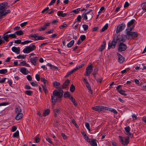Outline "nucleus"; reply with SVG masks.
Returning a JSON list of instances; mask_svg holds the SVG:
<instances>
[{"label":"nucleus","mask_w":146,"mask_h":146,"mask_svg":"<svg viewBox=\"0 0 146 146\" xmlns=\"http://www.w3.org/2000/svg\"><path fill=\"white\" fill-rule=\"evenodd\" d=\"M63 92L60 88V91L55 90L53 92L52 96H51V102L52 105H54L55 104L56 101H60L62 98Z\"/></svg>","instance_id":"nucleus-1"},{"label":"nucleus","mask_w":146,"mask_h":146,"mask_svg":"<svg viewBox=\"0 0 146 146\" xmlns=\"http://www.w3.org/2000/svg\"><path fill=\"white\" fill-rule=\"evenodd\" d=\"M8 7V4L7 2H4L0 4V19L10 13L9 10H6Z\"/></svg>","instance_id":"nucleus-2"},{"label":"nucleus","mask_w":146,"mask_h":146,"mask_svg":"<svg viewBox=\"0 0 146 146\" xmlns=\"http://www.w3.org/2000/svg\"><path fill=\"white\" fill-rule=\"evenodd\" d=\"M133 27V26L130 28L127 29L125 30L126 35H127V38L130 39H133L134 38L137 37L138 36V33L134 31H131Z\"/></svg>","instance_id":"nucleus-3"},{"label":"nucleus","mask_w":146,"mask_h":146,"mask_svg":"<svg viewBox=\"0 0 146 146\" xmlns=\"http://www.w3.org/2000/svg\"><path fill=\"white\" fill-rule=\"evenodd\" d=\"M86 11L82 15V18L83 20H85L86 21H88L90 20L93 17L94 14L92 12H90V13H88V12H86Z\"/></svg>","instance_id":"nucleus-4"},{"label":"nucleus","mask_w":146,"mask_h":146,"mask_svg":"<svg viewBox=\"0 0 146 146\" xmlns=\"http://www.w3.org/2000/svg\"><path fill=\"white\" fill-rule=\"evenodd\" d=\"M36 46L34 45L32 46H27L23 49V52L25 53H28L34 50Z\"/></svg>","instance_id":"nucleus-5"},{"label":"nucleus","mask_w":146,"mask_h":146,"mask_svg":"<svg viewBox=\"0 0 146 146\" xmlns=\"http://www.w3.org/2000/svg\"><path fill=\"white\" fill-rule=\"evenodd\" d=\"M93 70V66L91 64L88 65L86 68V73L84 74L85 76H89L92 72Z\"/></svg>","instance_id":"nucleus-6"},{"label":"nucleus","mask_w":146,"mask_h":146,"mask_svg":"<svg viewBox=\"0 0 146 146\" xmlns=\"http://www.w3.org/2000/svg\"><path fill=\"white\" fill-rule=\"evenodd\" d=\"M118 39L117 38L114 37L111 43H109L108 44V48L110 49V48H114L115 46Z\"/></svg>","instance_id":"nucleus-7"},{"label":"nucleus","mask_w":146,"mask_h":146,"mask_svg":"<svg viewBox=\"0 0 146 146\" xmlns=\"http://www.w3.org/2000/svg\"><path fill=\"white\" fill-rule=\"evenodd\" d=\"M119 141L121 143L124 145H127L129 143V137L128 136L125 138V141H124V140L122 137L121 136H119Z\"/></svg>","instance_id":"nucleus-8"},{"label":"nucleus","mask_w":146,"mask_h":146,"mask_svg":"<svg viewBox=\"0 0 146 146\" xmlns=\"http://www.w3.org/2000/svg\"><path fill=\"white\" fill-rule=\"evenodd\" d=\"M126 45L122 42L120 43L118 48V50L119 52H122L125 51L126 49Z\"/></svg>","instance_id":"nucleus-9"},{"label":"nucleus","mask_w":146,"mask_h":146,"mask_svg":"<svg viewBox=\"0 0 146 146\" xmlns=\"http://www.w3.org/2000/svg\"><path fill=\"white\" fill-rule=\"evenodd\" d=\"M125 27V25L124 23H122L118 25L116 28V33H119L123 30Z\"/></svg>","instance_id":"nucleus-10"},{"label":"nucleus","mask_w":146,"mask_h":146,"mask_svg":"<svg viewBox=\"0 0 146 146\" xmlns=\"http://www.w3.org/2000/svg\"><path fill=\"white\" fill-rule=\"evenodd\" d=\"M31 37L34 38V40H42L45 38L44 37L42 36H38L37 34L31 35Z\"/></svg>","instance_id":"nucleus-11"},{"label":"nucleus","mask_w":146,"mask_h":146,"mask_svg":"<svg viewBox=\"0 0 146 146\" xmlns=\"http://www.w3.org/2000/svg\"><path fill=\"white\" fill-rule=\"evenodd\" d=\"M122 86L121 85H119L116 87V89L120 94L125 96L127 95V94L125 93V91L123 90L120 88Z\"/></svg>","instance_id":"nucleus-12"},{"label":"nucleus","mask_w":146,"mask_h":146,"mask_svg":"<svg viewBox=\"0 0 146 146\" xmlns=\"http://www.w3.org/2000/svg\"><path fill=\"white\" fill-rule=\"evenodd\" d=\"M92 109L97 111H101L104 109V106H96L92 108Z\"/></svg>","instance_id":"nucleus-13"},{"label":"nucleus","mask_w":146,"mask_h":146,"mask_svg":"<svg viewBox=\"0 0 146 146\" xmlns=\"http://www.w3.org/2000/svg\"><path fill=\"white\" fill-rule=\"evenodd\" d=\"M38 60V57L35 56L32 58L30 60V62L34 66L36 65Z\"/></svg>","instance_id":"nucleus-14"},{"label":"nucleus","mask_w":146,"mask_h":146,"mask_svg":"<svg viewBox=\"0 0 146 146\" xmlns=\"http://www.w3.org/2000/svg\"><path fill=\"white\" fill-rule=\"evenodd\" d=\"M117 54L118 57V61L120 63H122L124 61V58L119 53L117 52Z\"/></svg>","instance_id":"nucleus-15"},{"label":"nucleus","mask_w":146,"mask_h":146,"mask_svg":"<svg viewBox=\"0 0 146 146\" xmlns=\"http://www.w3.org/2000/svg\"><path fill=\"white\" fill-rule=\"evenodd\" d=\"M106 45V42L105 41H103L102 44L100 46L98 49V50L100 52H102L105 49Z\"/></svg>","instance_id":"nucleus-16"},{"label":"nucleus","mask_w":146,"mask_h":146,"mask_svg":"<svg viewBox=\"0 0 146 146\" xmlns=\"http://www.w3.org/2000/svg\"><path fill=\"white\" fill-rule=\"evenodd\" d=\"M104 110L110 111L114 113L115 114H117V111L115 109L111 108H109L106 107L104 106Z\"/></svg>","instance_id":"nucleus-17"},{"label":"nucleus","mask_w":146,"mask_h":146,"mask_svg":"<svg viewBox=\"0 0 146 146\" xmlns=\"http://www.w3.org/2000/svg\"><path fill=\"white\" fill-rule=\"evenodd\" d=\"M20 72L23 74L26 75L29 73V71L27 70L26 68L22 67L20 69Z\"/></svg>","instance_id":"nucleus-18"},{"label":"nucleus","mask_w":146,"mask_h":146,"mask_svg":"<svg viewBox=\"0 0 146 146\" xmlns=\"http://www.w3.org/2000/svg\"><path fill=\"white\" fill-rule=\"evenodd\" d=\"M70 80H69L67 79L66 80L62 86V88L63 89L66 88L67 86L68 85V84Z\"/></svg>","instance_id":"nucleus-19"},{"label":"nucleus","mask_w":146,"mask_h":146,"mask_svg":"<svg viewBox=\"0 0 146 146\" xmlns=\"http://www.w3.org/2000/svg\"><path fill=\"white\" fill-rule=\"evenodd\" d=\"M9 38H14L16 37V35H18V31L15 32L14 33L8 35Z\"/></svg>","instance_id":"nucleus-20"},{"label":"nucleus","mask_w":146,"mask_h":146,"mask_svg":"<svg viewBox=\"0 0 146 146\" xmlns=\"http://www.w3.org/2000/svg\"><path fill=\"white\" fill-rule=\"evenodd\" d=\"M125 133L128 135H131V133L130 132V128L129 126H127L125 128Z\"/></svg>","instance_id":"nucleus-21"},{"label":"nucleus","mask_w":146,"mask_h":146,"mask_svg":"<svg viewBox=\"0 0 146 146\" xmlns=\"http://www.w3.org/2000/svg\"><path fill=\"white\" fill-rule=\"evenodd\" d=\"M53 111L54 113V115L55 117H57L60 113V110L57 108L54 109Z\"/></svg>","instance_id":"nucleus-22"},{"label":"nucleus","mask_w":146,"mask_h":146,"mask_svg":"<svg viewBox=\"0 0 146 146\" xmlns=\"http://www.w3.org/2000/svg\"><path fill=\"white\" fill-rule=\"evenodd\" d=\"M134 20H135L133 19H132L128 23L127 25L128 28H130L131 27H132L133 26L134 27L133 25V24Z\"/></svg>","instance_id":"nucleus-23"},{"label":"nucleus","mask_w":146,"mask_h":146,"mask_svg":"<svg viewBox=\"0 0 146 146\" xmlns=\"http://www.w3.org/2000/svg\"><path fill=\"white\" fill-rule=\"evenodd\" d=\"M32 41L30 40H27L22 42L21 40H19V44H21L23 45H24L25 44H27L31 42Z\"/></svg>","instance_id":"nucleus-24"},{"label":"nucleus","mask_w":146,"mask_h":146,"mask_svg":"<svg viewBox=\"0 0 146 146\" xmlns=\"http://www.w3.org/2000/svg\"><path fill=\"white\" fill-rule=\"evenodd\" d=\"M127 38V35H123L121 36V37L119 39L118 38V40L119 41L124 42L125 40Z\"/></svg>","instance_id":"nucleus-25"},{"label":"nucleus","mask_w":146,"mask_h":146,"mask_svg":"<svg viewBox=\"0 0 146 146\" xmlns=\"http://www.w3.org/2000/svg\"><path fill=\"white\" fill-rule=\"evenodd\" d=\"M53 86L56 88H59L60 90V88H61L60 87H59V86L60 85V83L59 82H53Z\"/></svg>","instance_id":"nucleus-26"},{"label":"nucleus","mask_w":146,"mask_h":146,"mask_svg":"<svg viewBox=\"0 0 146 146\" xmlns=\"http://www.w3.org/2000/svg\"><path fill=\"white\" fill-rule=\"evenodd\" d=\"M57 15L59 16L64 17L66 16L67 14L63 13L62 11H59L57 12Z\"/></svg>","instance_id":"nucleus-27"},{"label":"nucleus","mask_w":146,"mask_h":146,"mask_svg":"<svg viewBox=\"0 0 146 146\" xmlns=\"http://www.w3.org/2000/svg\"><path fill=\"white\" fill-rule=\"evenodd\" d=\"M26 66L27 67H29V65L25 61H23L21 62H20L19 64V66Z\"/></svg>","instance_id":"nucleus-28"},{"label":"nucleus","mask_w":146,"mask_h":146,"mask_svg":"<svg viewBox=\"0 0 146 146\" xmlns=\"http://www.w3.org/2000/svg\"><path fill=\"white\" fill-rule=\"evenodd\" d=\"M2 38L4 39V41H6V42L9 41L8 39L9 38L8 34L5 33L3 35Z\"/></svg>","instance_id":"nucleus-29"},{"label":"nucleus","mask_w":146,"mask_h":146,"mask_svg":"<svg viewBox=\"0 0 146 146\" xmlns=\"http://www.w3.org/2000/svg\"><path fill=\"white\" fill-rule=\"evenodd\" d=\"M96 140L95 139H92L90 141V145L91 146H97V143L96 142Z\"/></svg>","instance_id":"nucleus-30"},{"label":"nucleus","mask_w":146,"mask_h":146,"mask_svg":"<svg viewBox=\"0 0 146 146\" xmlns=\"http://www.w3.org/2000/svg\"><path fill=\"white\" fill-rule=\"evenodd\" d=\"M12 50L17 54H18V48L15 46H13L11 48Z\"/></svg>","instance_id":"nucleus-31"},{"label":"nucleus","mask_w":146,"mask_h":146,"mask_svg":"<svg viewBox=\"0 0 146 146\" xmlns=\"http://www.w3.org/2000/svg\"><path fill=\"white\" fill-rule=\"evenodd\" d=\"M50 110L48 109H47L44 110L43 113V115L44 116H46L47 115L50 113Z\"/></svg>","instance_id":"nucleus-32"},{"label":"nucleus","mask_w":146,"mask_h":146,"mask_svg":"<svg viewBox=\"0 0 146 146\" xmlns=\"http://www.w3.org/2000/svg\"><path fill=\"white\" fill-rule=\"evenodd\" d=\"M22 112V110L21 109H20L19 107V120L21 119L23 117V114Z\"/></svg>","instance_id":"nucleus-33"},{"label":"nucleus","mask_w":146,"mask_h":146,"mask_svg":"<svg viewBox=\"0 0 146 146\" xmlns=\"http://www.w3.org/2000/svg\"><path fill=\"white\" fill-rule=\"evenodd\" d=\"M74 41L73 40H71L69 43L67 44V46L68 48H70L72 47L74 44Z\"/></svg>","instance_id":"nucleus-34"},{"label":"nucleus","mask_w":146,"mask_h":146,"mask_svg":"<svg viewBox=\"0 0 146 146\" xmlns=\"http://www.w3.org/2000/svg\"><path fill=\"white\" fill-rule=\"evenodd\" d=\"M84 64H83L80 65H79V66H78L76 67V68H75L74 69H73V70L74 71V72H75V71H76V70H79L80 68H82L83 66H84Z\"/></svg>","instance_id":"nucleus-35"},{"label":"nucleus","mask_w":146,"mask_h":146,"mask_svg":"<svg viewBox=\"0 0 146 146\" xmlns=\"http://www.w3.org/2000/svg\"><path fill=\"white\" fill-rule=\"evenodd\" d=\"M7 72V69H2L0 70V74H6Z\"/></svg>","instance_id":"nucleus-36"},{"label":"nucleus","mask_w":146,"mask_h":146,"mask_svg":"<svg viewBox=\"0 0 146 146\" xmlns=\"http://www.w3.org/2000/svg\"><path fill=\"white\" fill-rule=\"evenodd\" d=\"M108 24H106L102 28V29L100 30L101 32H104L108 28Z\"/></svg>","instance_id":"nucleus-37"},{"label":"nucleus","mask_w":146,"mask_h":146,"mask_svg":"<svg viewBox=\"0 0 146 146\" xmlns=\"http://www.w3.org/2000/svg\"><path fill=\"white\" fill-rule=\"evenodd\" d=\"M6 80H7V83L9 84V85L11 87H12V80L11 79L6 78Z\"/></svg>","instance_id":"nucleus-38"},{"label":"nucleus","mask_w":146,"mask_h":146,"mask_svg":"<svg viewBox=\"0 0 146 146\" xmlns=\"http://www.w3.org/2000/svg\"><path fill=\"white\" fill-rule=\"evenodd\" d=\"M41 80L43 83L44 84V85H46L48 84V81L44 78H41Z\"/></svg>","instance_id":"nucleus-39"},{"label":"nucleus","mask_w":146,"mask_h":146,"mask_svg":"<svg viewBox=\"0 0 146 146\" xmlns=\"http://www.w3.org/2000/svg\"><path fill=\"white\" fill-rule=\"evenodd\" d=\"M64 98H66L68 97L69 98L70 97V93L68 92H66L64 93Z\"/></svg>","instance_id":"nucleus-40"},{"label":"nucleus","mask_w":146,"mask_h":146,"mask_svg":"<svg viewBox=\"0 0 146 146\" xmlns=\"http://www.w3.org/2000/svg\"><path fill=\"white\" fill-rule=\"evenodd\" d=\"M74 71L72 69L71 71L70 72H68L66 76H65V78H67L71 74L73 73Z\"/></svg>","instance_id":"nucleus-41"},{"label":"nucleus","mask_w":146,"mask_h":146,"mask_svg":"<svg viewBox=\"0 0 146 146\" xmlns=\"http://www.w3.org/2000/svg\"><path fill=\"white\" fill-rule=\"evenodd\" d=\"M15 110V112L17 113L15 119H16L18 120V109L17 107H16Z\"/></svg>","instance_id":"nucleus-42"},{"label":"nucleus","mask_w":146,"mask_h":146,"mask_svg":"<svg viewBox=\"0 0 146 146\" xmlns=\"http://www.w3.org/2000/svg\"><path fill=\"white\" fill-rule=\"evenodd\" d=\"M75 90V86L73 84H72L70 86V90L71 92H73Z\"/></svg>","instance_id":"nucleus-43"},{"label":"nucleus","mask_w":146,"mask_h":146,"mask_svg":"<svg viewBox=\"0 0 146 146\" xmlns=\"http://www.w3.org/2000/svg\"><path fill=\"white\" fill-rule=\"evenodd\" d=\"M42 87L43 90L45 93V94H46L47 92V90L46 86L45 85H42Z\"/></svg>","instance_id":"nucleus-44"},{"label":"nucleus","mask_w":146,"mask_h":146,"mask_svg":"<svg viewBox=\"0 0 146 146\" xmlns=\"http://www.w3.org/2000/svg\"><path fill=\"white\" fill-rule=\"evenodd\" d=\"M25 93L28 95L31 96L32 93V92L30 90H27L25 91Z\"/></svg>","instance_id":"nucleus-45"},{"label":"nucleus","mask_w":146,"mask_h":146,"mask_svg":"<svg viewBox=\"0 0 146 146\" xmlns=\"http://www.w3.org/2000/svg\"><path fill=\"white\" fill-rule=\"evenodd\" d=\"M82 27L84 29V31H87L88 28V26L86 24H84L82 25Z\"/></svg>","instance_id":"nucleus-46"},{"label":"nucleus","mask_w":146,"mask_h":146,"mask_svg":"<svg viewBox=\"0 0 146 146\" xmlns=\"http://www.w3.org/2000/svg\"><path fill=\"white\" fill-rule=\"evenodd\" d=\"M85 126L86 128L89 131V132H90L91 131V130L90 128V124L88 122L86 123L85 124Z\"/></svg>","instance_id":"nucleus-47"},{"label":"nucleus","mask_w":146,"mask_h":146,"mask_svg":"<svg viewBox=\"0 0 146 146\" xmlns=\"http://www.w3.org/2000/svg\"><path fill=\"white\" fill-rule=\"evenodd\" d=\"M80 11V8H78L72 11V12L74 13L75 14L77 13Z\"/></svg>","instance_id":"nucleus-48"},{"label":"nucleus","mask_w":146,"mask_h":146,"mask_svg":"<svg viewBox=\"0 0 146 146\" xmlns=\"http://www.w3.org/2000/svg\"><path fill=\"white\" fill-rule=\"evenodd\" d=\"M98 70V69L97 68L95 69H94V72L92 73V74L95 78V76L96 75L97 73Z\"/></svg>","instance_id":"nucleus-49"},{"label":"nucleus","mask_w":146,"mask_h":146,"mask_svg":"<svg viewBox=\"0 0 146 146\" xmlns=\"http://www.w3.org/2000/svg\"><path fill=\"white\" fill-rule=\"evenodd\" d=\"M9 103L8 102H3L0 103V106H6L9 105Z\"/></svg>","instance_id":"nucleus-50"},{"label":"nucleus","mask_w":146,"mask_h":146,"mask_svg":"<svg viewBox=\"0 0 146 146\" xmlns=\"http://www.w3.org/2000/svg\"><path fill=\"white\" fill-rule=\"evenodd\" d=\"M15 137H18V130H17L16 132L14 133L13 135Z\"/></svg>","instance_id":"nucleus-51"},{"label":"nucleus","mask_w":146,"mask_h":146,"mask_svg":"<svg viewBox=\"0 0 146 146\" xmlns=\"http://www.w3.org/2000/svg\"><path fill=\"white\" fill-rule=\"evenodd\" d=\"M86 38V37L85 35H82L80 37V40L82 41H84Z\"/></svg>","instance_id":"nucleus-52"},{"label":"nucleus","mask_w":146,"mask_h":146,"mask_svg":"<svg viewBox=\"0 0 146 146\" xmlns=\"http://www.w3.org/2000/svg\"><path fill=\"white\" fill-rule=\"evenodd\" d=\"M46 140L49 143L51 144H52L53 142L52 141L51 139L48 137H46Z\"/></svg>","instance_id":"nucleus-53"},{"label":"nucleus","mask_w":146,"mask_h":146,"mask_svg":"<svg viewBox=\"0 0 146 146\" xmlns=\"http://www.w3.org/2000/svg\"><path fill=\"white\" fill-rule=\"evenodd\" d=\"M84 137L85 140H86L87 142L89 143L90 142V139H89L88 138V137L86 135L84 136Z\"/></svg>","instance_id":"nucleus-54"},{"label":"nucleus","mask_w":146,"mask_h":146,"mask_svg":"<svg viewBox=\"0 0 146 146\" xmlns=\"http://www.w3.org/2000/svg\"><path fill=\"white\" fill-rule=\"evenodd\" d=\"M6 80V78H1L0 77V83H4Z\"/></svg>","instance_id":"nucleus-55"},{"label":"nucleus","mask_w":146,"mask_h":146,"mask_svg":"<svg viewBox=\"0 0 146 146\" xmlns=\"http://www.w3.org/2000/svg\"><path fill=\"white\" fill-rule=\"evenodd\" d=\"M81 16L80 15H79L77 18L76 19V21L78 22H80L81 21Z\"/></svg>","instance_id":"nucleus-56"},{"label":"nucleus","mask_w":146,"mask_h":146,"mask_svg":"<svg viewBox=\"0 0 146 146\" xmlns=\"http://www.w3.org/2000/svg\"><path fill=\"white\" fill-rule=\"evenodd\" d=\"M26 57L25 55L23 54L22 55H19V59H25Z\"/></svg>","instance_id":"nucleus-57"},{"label":"nucleus","mask_w":146,"mask_h":146,"mask_svg":"<svg viewBox=\"0 0 146 146\" xmlns=\"http://www.w3.org/2000/svg\"><path fill=\"white\" fill-rule=\"evenodd\" d=\"M27 22H25L20 24V26L21 27H24L27 24Z\"/></svg>","instance_id":"nucleus-58"},{"label":"nucleus","mask_w":146,"mask_h":146,"mask_svg":"<svg viewBox=\"0 0 146 146\" xmlns=\"http://www.w3.org/2000/svg\"><path fill=\"white\" fill-rule=\"evenodd\" d=\"M72 123L75 125V126L76 127H78V125H77V123L76 122V121L74 119H72Z\"/></svg>","instance_id":"nucleus-59"},{"label":"nucleus","mask_w":146,"mask_h":146,"mask_svg":"<svg viewBox=\"0 0 146 146\" xmlns=\"http://www.w3.org/2000/svg\"><path fill=\"white\" fill-rule=\"evenodd\" d=\"M67 26V24H64L61 25V26H60L59 28L60 29H62L63 28L66 27Z\"/></svg>","instance_id":"nucleus-60"},{"label":"nucleus","mask_w":146,"mask_h":146,"mask_svg":"<svg viewBox=\"0 0 146 146\" xmlns=\"http://www.w3.org/2000/svg\"><path fill=\"white\" fill-rule=\"evenodd\" d=\"M17 129V127L15 126H13L12 127L11 131L14 132Z\"/></svg>","instance_id":"nucleus-61"},{"label":"nucleus","mask_w":146,"mask_h":146,"mask_svg":"<svg viewBox=\"0 0 146 146\" xmlns=\"http://www.w3.org/2000/svg\"><path fill=\"white\" fill-rule=\"evenodd\" d=\"M27 78L29 81H31L32 80V78L30 75H27Z\"/></svg>","instance_id":"nucleus-62"},{"label":"nucleus","mask_w":146,"mask_h":146,"mask_svg":"<svg viewBox=\"0 0 146 146\" xmlns=\"http://www.w3.org/2000/svg\"><path fill=\"white\" fill-rule=\"evenodd\" d=\"M35 78L37 81H39L40 80L39 76L37 74L35 75Z\"/></svg>","instance_id":"nucleus-63"},{"label":"nucleus","mask_w":146,"mask_h":146,"mask_svg":"<svg viewBox=\"0 0 146 146\" xmlns=\"http://www.w3.org/2000/svg\"><path fill=\"white\" fill-rule=\"evenodd\" d=\"M56 0H52L50 3L49 4V6H51L54 3H55Z\"/></svg>","instance_id":"nucleus-64"}]
</instances>
